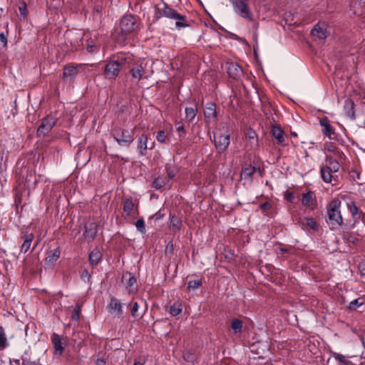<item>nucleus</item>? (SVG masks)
<instances>
[{"label": "nucleus", "instance_id": "obj_58", "mask_svg": "<svg viewBox=\"0 0 365 365\" xmlns=\"http://www.w3.org/2000/svg\"><path fill=\"white\" fill-rule=\"evenodd\" d=\"M260 207L262 210H267L271 207V205L269 204V202H266L263 203Z\"/></svg>", "mask_w": 365, "mask_h": 365}, {"label": "nucleus", "instance_id": "obj_23", "mask_svg": "<svg viewBox=\"0 0 365 365\" xmlns=\"http://www.w3.org/2000/svg\"><path fill=\"white\" fill-rule=\"evenodd\" d=\"M103 255L98 248L93 249L89 254V261L91 264L96 266L102 259Z\"/></svg>", "mask_w": 365, "mask_h": 365}, {"label": "nucleus", "instance_id": "obj_42", "mask_svg": "<svg viewBox=\"0 0 365 365\" xmlns=\"http://www.w3.org/2000/svg\"><path fill=\"white\" fill-rule=\"evenodd\" d=\"M165 255L171 257L174 253V245L173 241H169L165 250Z\"/></svg>", "mask_w": 365, "mask_h": 365}, {"label": "nucleus", "instance_id": "obj_19", "mask_svg": "<svg viewBox=\"0 0 365 365\" xmlns=\"http://www.w3.org/2000/svg\"><path fill=\"white\" fill-rule=\"evenodd\" d=\"M271 133L272 136L277 140L278 144L285 146V135L284 132L281 129L280 127L273 125L272 128Z\"/></svg>", "mask_w": 365, "mask_h": 365}, {"label": "nucleus", "instance_id": "obj_34", "mask_svg": "<svg viewBox=\"0 0 365 365\" xmlns=\"http://www.w3.org/2000/svg\"><path fill=\"white\" fill-rule=\"evenodd\" d=\"M320 173H321L322 180L325 182H331V180L333 178L331 173H333L331 171H329V170L327 167H325V166L321 167Z\"/></svg>", "mask_w": 365, "mask_h": 365}, {"label": "nucleus", "instance_id": "obj_51", "mask_svg": "<svg viewBox=\"0 0 365 365\" xmlns=\"http://www.w3.org/2000/svg\"><path fill=\"white\" fill-rule=\"evenodd\" d=\"M176 126H177L176 130H177L178 133H179L180 136L185 134V131L184 126L182 124L179 123L176 125Z\"/></svg>", "mask_w": 365, "mask_h": 365}, {"label": "nucleus", "instance_id": "obj_22", "mask_svg": "<svg viewBox=\"0 0 365 365\" xmlns=\"http://www.w3.org/2000/svg\"><path fill=\"white\" fill-rule=\"evenodd\" d=\"M60 255L61 250L58 247L50 251L45 259V263L47 265H53L59 258Z\"/></svg>", "mask_w": 365, "mask_h": 365}, {"label": "nucleus", "instance_id": "obj_16", "mask_svg": "<svg viewBox=\"0 0 365 365\" xmlns=\"http://www.w3.org/2000/svg\"><path fill=\"white\" fill-rule=\"evenodd\" d=\"M256 172L260 173L259 168L251 165H246L242 167L241 178L246 180H252L253 175Z\"/></svg>", "mask_w": 365, "mask_h": 365}, {"label": "nucleus", "instance_id": "obj_15", "mask_svg": "<svg viewBox=\"0 0 365 365\" xmlns=\"http://www.w3.org/2000/svg\"><path fill=\"white\" fill-rule=\"evenodd\" d=\"M312 37L324 40L327 36V31L325 24H317L311 31Z\"/></svg>", "mask_w": 365, "mask_h": 365}, {"label": "nucleus", "instance_id": "obj_24", "mask_svg": "<svg viewBox=\"0 0 365 365\" xmlns=\"http://www.w3.org/2000/svg\"><path fill=\"white\" fill-rule=\"evenodd\" d=\"M294 249L292 246H286L279 245L274 248V252L277 255H281L282 257H287L284 255H291L294 253Z\"/></svg>", "mask_w": 365, "mask_h": 365}, {"label": "nucleus", "instance_id": "obj_47", "mask_svg": "<svg viewBox=\"0 0 365 365\" xmlns=\"http://www.w3.org/2000/svg\"><path fill=\"white\" fill-rule=\"evenodd\" d=\"M247 138H248L250 140H255L256 143H257V134L255 130L250 129L248 130L246 133Z\"/></svg>", "mask_w": 365, "mask_h": 365}, {"label": "nucleus", "instance_id": "obj_60", "mask_svg": "<svg viewBox=\"0 0 365 365\" xmlns=\"http://www.w3.org/2000/svg\"><path fill=\"white\" fill-rule=\"evenodd\" d=\"M81 277L83 279H85L86 278L89 279L90 278V274H89L87 270H84L82 272Z\"/></svg>", "mask_w": 365, "mask_h": 365}, {"label": "nucleus", "instance_id": "obj_62", "mask_svg": "<svg viewBox=\"0 0 365 365\" xmlns=\"http://www.w3.org/2000/svg\"><path fill=\"white\" fill-rule=\"evenodd\" d=\"M14 361V363L16 364H19V359H15Z\"/></svg>", "mask_w": 365, "mask_h": 365}, {"label": "nucleus", "instance_id": "obj_53", "mask_svg": "<svg viewBox=\"0 0 365 365\" xmlns=\"http://www.w3.org/2000/svg\"><path fill=\"white\" fill-rule=\"evenodd\" d=\"M0 42L3 44L4 47L7 46V37L3 32L0 33Z\"/></svg>", "mask_w": 365, "mask_h": 365}, {"label": "nucleus", "instance_id": "obj_11", "mask_svg": "<svg viewBox=\"0 0 365 365\" xmlns=\"http://www.w3.org/2000/svg\"><path fill=\"white\" fill-rule=\"evenodd\" d=\"M320 125L323 127V134L328 137L330 140L336 138V133L332 126L330 125L329 120L327 117H324L319 120Z\"/></svg>", "mask_w": 365, "mask_h": 365}, {"label": "nucleus", "instance_id": "obj_37", "mask_svg": "<svg viewBox=\"0 0 365 365\" xmlns=\"http://www.w3.org/2000/svg\"><path fill=\"white\" fill-rule=\"evenodd\" d=\"M181 222L175 215H170V227L174 232L180 230Z\"/></svg>", "mask_w": 365, "mask_h": 365}, {"label": "nucleus", "instance_id": "obj_55", "mask_svg": "<svg viewBox=\"0 0 365 365\" xmlns=\"http://www.w3.org/2000/svg\"><path fill=\"white\" fill-rule=\"evenodd\" d=\"M21 359L23 365H37L36 361H31L26 358H22Z\"/></svg>", "mask_w": 365, "mask_h": 365}, {"label": "nucleus", "instance_id": "obj_1", "mask_svg": "<svg viewBox=\"0 0 365 365\" xmlns=\"http://www.w3.org/2000/svg\"><path fill=\"white\" fill-rule=\"evenodd\" d=\"M157 14L159 15L158 17L164 16L170 19L176 20L175 26L178 29L188 26L186 16L178 14L165 2L163 3V7L157 8Z\"/></svg>", "mask_w": 365, "mask_h": 365}, {"label": "nucleus", "instance_id": "obj_39", "mask_svg": "<svg viewBox=\"0 0 365 365\" xmlns=\"http://www.w3.org/2000/svg\"><path fill=\"white\" fill-rule=\"evenodd\" d=\"M165 168L169 179H174L178 173V168H176V166L175 165L168 164Z\"/></svg>", "mask_w": 365, "mask_h": 365}, {"label": "nucleus", "instance_id": "obj_32", "mask_svg": "<svg viewBox=\"0 0 365 365\" xmlns=\"http://www.w3.org/2000/svg\"><path fill=\"white\" fill-rule=\"evenodd\" d=\"M52 343L53 344V347L56 351H58L59 354H61L63 351V347L61 344V339L59 335L56 334H53L52 335Z\"/></svg>", "mask_w": 365, "mask_h": 365}, {"label": "nucleus", "instance_id": "obj_52", "mask_svg": "<svg viewBox=\"0 0 365 365\" xmlns=\"http://www.w3.org/2000/svg\"><path fill=\"white\" fill-rule=\"evenodd\" d=\"M284 198L286 200L290 202H293V200L294 199V195L292 192H286L284 193Z\"/></svg>", "mask_w": 365, "mask_h": 365}, {"label": "nucleus", "instance_id": "obj_25", "mask_svg": "<svg viewBox=\"0 0 365 365\" xmlns=\"http://www.w3.org/2000/svg\"><path fill=\"white\" fill-rule=\"evenodd\" d=\"M36 182L37 180L34 172L32 170L27 169L25 178V185L30 189L34 187Z\"/></svg>", "mask_w": 365, "mask_h": 365}, {"label": "nucleus", "instance_id": "obj_12", "mask_svg": "<svg viewBox=\"0 0 365 365\" xmlns=\"http://www.w3.org/2000/svg\"><path fill=\"white\" fill-rule=\"evenodd\" d=\"M204 115L207 120L209 122H214L217 120L216 105L212 102L206 103L204 109Z\"/></svg>", "mask_w": 365, "mask_h": 365}, {"label": "nucleus", "instance_id": "obj_41", "mask_svg": "<svg viewBox=\"0 0 365 365\" xmlns=\"http://www.w3.org/2000/svg\"><path fill=\"white\" fill-rule=\"evenodd\" d=\"M135 225L138 230H139L141 233L145 232V222L143 218L138 219L135 222Z\"/></svg>", "mask_w": 365, "mask_h": 365}, {"label": "nucleus", "instance_id": "obj_9", "mask_svg": "<svg viewBox=\"0 0 365 365\" xmlns=\"http://www.w3.org/2000/svg\"><path fill=\"white\" fill-rule=\"evenodd\" d=\"M123 65L122 61L118 60L110 61L108 62L104 70V74L108 80H115L119 74L120 68Z\"/></svg>", "mask_w": 365, "mask_h": 365}, {"label": "nucleus", "instance_id": "obj_28", "mask_svg": "<svg viewBox=\"0 0 365 365\" xmlns=\"http://www.w3.org/2000/svg\"><path fill=\"white\" fill-rule=\"evenodd\" d=\"M324 166L327 167L329 171H331L333 173L339 171L340 168V164L339 162L332 157H327V163Z\"/></svg>", "mask_w": 365, "mask_h": 365}, {"label": "nucleus", "instance_id": "obj_43", "mask_svg": "<svg viewBox=\"0 0 365 365\" xmlns=\"http://www.w3.org/2000/svg\"><path fill=\"white\" fill-rule=\"evenodd\" d=\"M168 137L165 131L159 130L156 135V140L160 143H165Z\"/></svg>", "mask_w": 365, "mask_h": 365}, {"label": "nucleus", "instance_id": "obj_54", "mask_svg": "<svg viewBox=\"0 0 365 365\" xmlns=\"http://www.w3.org/2000/svg\"><path fill=\"white\" fill-rule=\"evenodd\" d=\"M19 11L21 16L24 17H26L27 15V9H26V5L25 3H24L22 6L19 7Z\"/></svg>", "mask_w": 365, "mask_h": 365}, {"label": "nucleus", "instance_id": "obj_14", "mask_svg": "<svg viewBox=\"0 0 365 365\" xmlns=\"http://www.w3.org/2000/svg\"><path fill=\"white\" fill-rule=\"evenodd\" d=\"M97 232V224L94 222H88L85 225L83 236L87 240L91 241L96 237Z\"/></svg>", "mask_w": 365, "mask_h": 365}, {"label": "nucleus", "instance_id": "obj_40", "mask_svg": "<svg viewBox=\"0 0 365 365\" xmlns=\"http://www.w3.org/2000/svg\"><path fill=\"white\" fill-rule=\"evenodd\" d=\"M167 184V180L163 177H158L153 182V187L160 190Z\"/></svg>", "mask_w": 365, "mask_h": 365}, {"label": "nucleus", "instance_id": "obj_2", "mask_svg": "<svg viewBox=\"0 0 365 365\" xmlns=\"http://www.w3.org/2000/svg\"><path fill=\"white\" fill-rule=\"evenodd\" d=\"M341 204L339 199H334L329 204L327 212L329 223L332 228L339 227L343 223V218L339 210Z\"/></svg>", "mask_w": 365, "mask_h": 365}, {"label": "nucleus", "instance_id": "obj_13", "mask_svg": "<svg viewBox=\"0 0 365 365\" xmlns=\"http://www.w3.org/2000/svg\"><path fill=\"white\" fill-rule=\"evenodd\" d=\"M226 68L229 76L234 79H238L243 75L242 68L236 63H228Z\"/></svg>", "mask_w": 365, "mask_h": 365}, {"label": "nucleus", "instance_id": "obj_46", "mask_svg": "<svg viewBox=\"0 0 365 365\" xmlns=\"http://www.w3.org/2000/svg\"><path fill=\"white\" fill-rule=\"evenodd\" d=\"M97 45L95 44L93 41H91L86 45V50L89 53H94L97 51Z\"/></svg>", "mask_w": 365, "mask_h": 365}, {"label": "nucleus", "instance_id": "obj_64", "mask_svg": "<svg viewBox=\"0 0 365 365\" xmlns=\"http://www.w3.org/2000/svg\"><path fill=\"white\" fill-rule=\"evenodd\" d=\"M36 245H37V243H36V244L34 245V247H33V250H34V249H35V247H36Z\"/></svg>", "mask_w": 365, "mask_h": 365}, {"label": "nucleus", "instance_id": "obj_10", "mask_svg": "<svg viewBox=\"0 0 365 365\" xmlns=\"http://www.w3.org/2000/svg\"><path fill=\"white\" fill-rule=\"evenodd\" d=\"M56 123V118L46 116L42 119L41 123L37 129V135L44 136L48 133Z\"/></svg>", "mask_w": 365, "mask_h": 365}, {"label": "nucleus", "instance_id": "obj_18", "mask_svg": "<svg viewBox=\"0 0 365 365\" xmlns=\"http://www.w3.org/2000/svg\"><path fill=\"white\" fill-rule=\"evenodd\" d=\"M123 211L128 216H135L138 213V205L135 207L131 198H127L123 200Z\"/></svg>", "mask_w": 365, "mask_h": 365}, {"label": "nucleus", "instance_id": "obj_3", "mask_svg": "<svg viewBox=\"0 0 365 365\" xmlns=\"http://www.w3.org/2000/svg\"><path fill=\"white\" fill-rule=\"evenodd\" d=\"M136 127L131 131L128 130L115 128L112 130V135L118 145L122 147H129L134 141L133 133Z\"/></svg>", "mask_w": 365, "mask_h": 365}, {"label": "nucleus", "instance_id": "obj_30", "mask_svg": "<svg viewBox=\"0 0 365 365\" xmlns=\"http://www.w3.org/2000/svg\"><path fill=\"white\" fill-rule=\"evenodd\" d=\"M314 202L313 192L308 191L302 195V203L307 207H312Z\"/></svg>", "mask_w": 365, "mask_h": 365}, {"label": "nucleus", "instance_id": "obj_48", "mask_svg": "<svg viewBox=\"0 0 365 365\" xmlns=\"http://www.w3.org/2000/svg\"><path fill=\"white\" fill-rule=\"evenodd\" d=\"M334 357L335 358L336 360H337L340 363H342L344 365H346V362H351L350 361L346 360L345 359V356L341 355V354H334Z\"/></svg>", "mask_w": 365, "mask_h": 365}, {"label": "nucleus", "instance_id": "obj_33", "mask_svg": "<svg viewBox=\"0 0 365 365\" xmlns=\"http://www.w3.org/2000/svg\"><path fill=\"white\" fill-rule=\"evenodd\" d=\"M242 326V321L237 318H235L231 321L230 327L234 331L235 334L241 333Z\"/></svg>", "mask_w": 365, "mask_h": 365}, {"label": "nucleus", "instance_id": "obj_17", "mask_svg": "<svg viewBox=\"0 0 365 365\" xmlns=\"http://www.w3.org/2000/svg\"><path fill=\"white\" fill-rule=\"evenodd\" d=\"M108 309L113 313H115L118 317H120L123 314L122 304L120 302L115 298L112 297L108 305Z\"/></svg>", "mask_w": 365, "mask_h": 365}, {"label": "nucleus", "instance_id": "obj_7", "mask_svg": "<svg viewBox=\"0 0 365 365\" xmlns=\"http://www.w3.org/2000/svg\"><path fill=\"white\" fill-rule=\"evenodd\" d=\"M293 221L305 231H317L319 225L313 217H292Z\"/></svg>", "mask_w": 365, "mask_h": 365}, {"label": "nucleus", "instance_id": "obj_38", "mask_svg": "<svg viewBox=\"0 0 365 365\" xmlns=\"http://www.w3.org/2000/svg\"><path fill=\"white\" fill-rule=\"evenodd\" d=\"M9 346L6 335L4 332V329L0 326V350H4Z\"/></svg>", "mask_w": 365, "mask_h": 365}, {"label": "nucleus", "instance_id": "obj_4", "mask_svg": "<svg viewBox=\"0 0 365 365\" xmlns=\"http://www.w3.org/2000/svg\"><path fill=\"white\" fill-rule=\"evenodd\" d=\"M229 1L237 15L247 21L251 22L254 20L253 14L249 6V0H229Z\"/></svg>", "mask_w": 365, "mask_h": 365}, {"label": "nucleus", "instance_id": "obj_59", "mask_svg": "<svg viewBox=\"0 0 365 365\" xmlns=\"http://www.w3.org/2000/svg\"><path fill=\"white\" fill-rule=\"evenodd\" d=\"M106 360L103 359H98L95 362V365H106Z\"/></svg>", "mask_w": 365, "mask_h": 365}, {"label": "nucleus", "instance_id": "obj_63", "mask_svg": "<svg viewBox=\"0 0 365 365\" xmlns=\"http://www.w3.org/2000/svg\"><path fill=\"white\" fill-rule=\"evenodd\" d=\"M346 365H354L352 362H346Z\"/></svg>", "mask_w": 365, "mask_h": 365}, {"label": "nucleus", "instance_id": "obj_50", "mask_svg": "<svg viewBox=\"0 0 365 365\" xmlns=\"http://www.w3.org/2000/svg\"><path fill=\"white\" fill-rule=\"evenodd\" d=\"M127 274L129 275V279L126 282V286L128 287H131L136 283V278L133 275H131L130 273Z\"/></svg>", "mask_w": 365, "mask_h": 365}, {"label": "nucleus", "instance_id": "obj_45", "mask_svg": "<svg viewBox=\"0 0 365 365\" xmlns=\"http://www.w3.org/2000/svg\"><path fill=\"white\" fill-rule=\"evenodd\" d=\"M183 358L185 361L193 363L196 359V356L190 351H187L183 354Z\"/></svg>", "mask_w": 365, "mask_h": 365}, {"label": "nucleus", "instance_id": "obj_20", "mask_svg": "<svg viewBox=\"0 0 365 365\" xmlns=\"http://www.w3.org/2000/svg\"><path fill=\"white\" fill-rule=\"evenodd\" d=\"M344 111L346 115L351 120H354L356 119L354 103L352 99L347 98L344 102Z\"/></svg>", "mask_w": 365, "mask_h": 365}, {"label": "nucleus", "instance_id": "obj_21", "mask_svg": "<svg viewBox=\"0 0 365 365\" xmlns=\"http://www.w3.org/2000/svg\"><path fill=\"white\" fill-rule=\"evenodd\" d=\"M137 149L140 155L144 156L147 154L148 136L145 134L140 135L138 138Z\"/></svg>", "mask_w": 365, "mask_h": 365}, {"label": "nucleus", "instance_id": "obj_31", "mask_svg": "<svg viewBox=\"0 0 365 365\" xmlns=\"http://www.w3.org/2000/svg\"><path fill=\"white\" fill-rule=\"evenodd\" d=\"M182 311V305L180 302H175L168 309L169 314L173 317H177L181 314Z\"/></svg>", "mask_w": 365, "mask_h": 365}, {"label": "nucleus", "instance_id": "obj_56", "mask_svg": "<svg viewBox=\"0 0 365 365\" xmlns=\"http://www.w3.org/2000/svg\"><path fill=\"white\" fill-rule=\"evenodd\" d=\"M145 360L143 358H138L134 361L133 365H145Z\"/></svg>", "mask_w": 365, "mask_h": 365}, {"label": "nucleus", "instance_id": "obj_8", "mask_svg": "<svg viewBox=\"0 0 365 365\" xmlns=\"http://www.w3.org/2000/svg\"><path fill=\"white\" fill-rule=\"evenodd\" d=\"M83 67L81 64L70 63L64 66L62 79L65 82L72 83L80 69Z\"/></svg>", "mask_w": 365, "mask_h": 365}, {"label": "nucleus", "instance_id": "obj_49", "mask_svg": "<svg viewBox=\"0 0 365 365\" xmlns=\"http://www.w3.org/2000/svg\"><path fill=\"white\" fill-rule=\"evenodd\" d=\"M349 210H350L351 215L353 217H356V215L359 214V208L354 203H352L349 206Z\"/></svg>", "mask_w": 365, "mask_h": 365}, {"label": "nucleus", "instance_id": "obj_27", "mask_svg": "<svg viewBox=\"0 0 365 365\" xmlns=\"http://www.w3.org/2000/svg\"><path fill=\"white\" fill-rule=\"evenodd\" d=\"M185 121L188 123H192L197 113V108L195 104L194 107H186L185 110Z\"/></svg>", "mask_w": 365, "mask_h": 365}, {"label": "nucleus", "instance_id": "obj_57", "mask_svg": "<svg viewBox=\"0 0 365 365\" xmlns=\"http://www.w3.org/2000/svg\"><path fill=\"white\" fill-rule=\"evenodd\" d=\"M79 312H80V307H76L74 308V314L73 316V318L78 319L79 318Z\"/></svg>", "mask_w": 365, "mask_h": 365}, {"label": "nucleus", "instance_id": "obj_36", "mask_svg": "<svg viewBox=\"0 0 365 365\" xmlns=\"http://www.w3.org/2000/svg\"><path fill=\"white\" fill-rule=\"evenodd\" d=\"M364 303V299L363 297H359L350 302L348 306V309L351 311H354L357 309V307L362 306Z\"/></svg>", "mask_w": 365, "mask_h": 365}, {"label": "nucleus", "instance_id": "obj_5", "mask_svg": "<svg viewBox=\"0 0 365 365\" xmlns=\"http://www.w3.org/2000/svg\"><path fill=\"white\" fill-rule=\"evenodd\" d=\"M120 30L123 34L135 33L139 30V25L136 17L133 14L124 15L120 23Z\"/></svg>", "mask_w": 365, "mask_h": 365}, {"label": "nucleus", "instance_id": "obj_35", "mask_svg": "<svg viewBox=\"0 0 365 365\" xmlns=\"http://www.w3.org/2000/svg\"><path fill=\"white\" fill-rule=\"evenodd\" d=\"M130 305L131 307L130 313H131L132 317L136 319H141L143 316V314H141L138 312V309H139L138 303L135 302L131 303Z\"/></svg>", "mask_w": 365, "mask_h": 365}, {"label": "nucleus", "instance_id": "obj_6", "mask_svg": "<svg viewBox=\"0 0 365 365\" xmlns=\"http://www.w3.org/2000/svg\"><path fill=\"white\" fill-rule=\"evenodd\" d=\"M214 144L217 151L221 153L227 150L230 143V135L220 132L214 133Z\"/></svg>", "mask_w": 365, "mask_h": 365}, {"label": "nucleus", "instance_id": "obj_26", "mask_svg": "<svg viewBox=\"0 0 365 365\" xmlns=\"http://www.w3.org/2000/svg\"><path fill=\"white\" fill-rule=\"evenodd\" d=\"M34 238V236L33 234H26L22 237V239L24 240V242L21 247V252L26 253L29 251V250L31 247V242Z\"/></svg>", "mask_w": 365, "mask_h": 365}, {"label": "nucleus", "instance_id": "obj_29", "mask_svg": "<svg viewBox=\"0 0 365 365\" xmlns=\"http://www.w3.org/2000/svg\"><path fill=\"white\" fill-rule=\"evenodd\" d=\"M145 73V69L142 65H136L130 70L133 78L140 81Z\"/></svg>", "mask_w": 365, "mask_h": 365}, {"label": "nucleus", "instance_id": "obj_61", "mask_svg": "<svg viewBox=\"0 0 365 365\" xmlns=\"http://www.w3.org/2000/svg\"><path fill=\"white\" fill-rule=\"evenodd\" d=\"M359 270L361 274H365V264H359Z\"/></svg>", "mask_w": 365, "mask_h": 365}, {"label": "nucleus", "instance_id": "obj_44", "mask_svg": "<svg viewBox=\"0 0 365 365\" xmlns=\"http://www.w3.org/2000/svg\"><path fill=\"white\" fill-rule=\"evenodd\" d=\"M202 285V282L199 279L190 280L188 282V289H196Z\"/></svg>", "mask_w": 365, "mask_h": 365}]
</instances>
